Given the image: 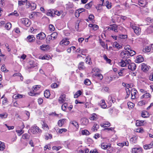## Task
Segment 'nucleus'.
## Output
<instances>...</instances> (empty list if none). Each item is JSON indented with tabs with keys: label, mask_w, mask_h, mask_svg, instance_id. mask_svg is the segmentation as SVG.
Wrapping results in <instances>:
<instances>
[{
	"label": "nucleus",
	"mask_w": 153,
	"mask_h": 153,
	"mask_svg": "<svg viewBox=\"0 0 153 153\" xmlns=\"http://www.w3.org/2000/svg\"><path fill=\"white\" fill-rule=\"evenodd\" d=\"M81 133L82 135H88L90 134L89 132L87 130H82Z\"/></svg>",
	"instance_id": "46"
},
{
	"label": "nucleus",
	"mask_w": 153,
	"mask_h": 153,
	"mask_svg": "<svg viewBox=\"0 0 153 153\" xmlns=\"http://www.w3.org/2000/svg\"><path fill=\"white\" fill-rule=\"evenodd\" d=\"M84 62H80L78 65V68L79 70H82L84 68Z\"/></svg>",
	"instance_id": "39"
},
{
	"label": "nucleus",
	"mask_w": 153,
	"mask_h": 153,
	"mask_svg": "<svg viewBox=\"0 0 153 153\" xmlns=\"http://www.w3.org/2000/svg\"><path fill=\"white\" fill-rule=\"evenodd\" d=\"M25 97L24 95H22L19 94H15L13 95V97L14 98L17 99L18 98H21Z\"/></svg>",
	"instance_id": "24"
},
{
	"label": "nucleus",
	"mask_w": 153,
	"mask_h": 153,
	"mask_svg": "<svg viewBox=\"0 0 153 153\" xmlns=\"http://www.w3.org/2000/svg\"><path fill=\"white\" fill-rule=\"evenodd\" d=\"M22 23L26 27H29L31 24V22L27 18H22L21 19Z\"/></svg>",
	"instance_id": "3"
},
{
	"label": "nucleus",
	"mask_w": 153,
	"mask_h": 153,
	"mask_svg": "<svg viewBox=\"0 0 153 153\" xmlns=\"http://www.w3.org/2000/svg\"><path fill=\"white\" fill-rule=\"evenodd\" d=\"M144 121L143 120H138L136 121V125L137 126H140L144 125Z\"/></svg>",
	"instance_id": "23"
},
{
	"label": "nucleus",
	"mask_w": 153,
	"mask_h": 153,
	"mask_svg": "<svg viewBox=\"0 0 153 153\" xmlns=\"http://www.w3.org/2000/svg\"><path fill=\"white\" fill-rule=\"evenodd\" d=\"M103 57L107 63L109 64L111 62V60L110 59L108 58L106 55L104 54L103 56Z\"/></svg>",
	"instance_id": "38"
},
{
	"label": "nucleus",
	"mask_w": 153,
	"mask_h": 153,
	"mask_svg": "<svg viewBox=\"0 0 153 153\" xmlns=\"http://www.w3.org/2000/svg\"><path fill=\"white\" fill-rule=\"evenodd\" d=\"M29 135L27 134H25L22 136V138L24 139L28 140L29 139Z\"/></svg>",
	"instance_id": "56"
},
{
	"label": "nucleus",
	"mask_w": 153,
	"mask_h": 153,
	"mask_svg": "<svg viewBox=\"0 0 153 153\" xmlns=\"http://www.w3.org/2000/svg\"><path fill=\"white\" fill-rule=\"evenodd\" d=\"M126 98H128L130 94V90L129 89V88L127 87H126Z\"/></svg>",
	"instance_id": "54"
},
{
	"label": "nucleus",
	"mask_w": 153,
	"mask_h": 153,
	"mask_svg": "<svg viewBox=\"0 0 153 153\" xmlns=\"http://www.w3.org/2000/svg\"><path fill=\"white\" fill-rule=\"evenodd\" d=\"M5 65H3L1 67V71H4L5 72H7L8 71V70H6V68L4 67Z\"/></svg>",
	"instance_id": "64"
},
{
	"label": "nucleus",
	"mask_w": 153,
	"mask_h": 153,
	"mask_svg": "<svg viewBox=\"0 0 153 153\" xmlns=\"http://www.w3.org/2000/svg\"><path fill=\"white\" fill-rule=\"evenodd\" d=\"M53 10L50 9L48 10L47 12V15L48 16H53Z\"/></svg>",
	"instance_id": "34"
},
{
	"label": "nucleus",
	"mask_w": 153,
	"mask_h": 153,
	"mask_svg": "<svg viewBox=\"0 0 153 153\" xmlns=\"http://www.w3.org/2000/svg\"><path fill=\"white\" fill-rule=\"evenodd\" d=\"M129 53V56H132L135 54V52L134 51L130 50V51H128Z\"/></svg>",
	"instance_id": "63"
},
{
	"label": "nucleus",
	"mask_w": 153,
	"mask_h": 153,
	"mask_svg": "<svg viewBox=\"0 0 153 153\" xmlns=\"http://www.w3.org/2000/svg\"><path fill=\"white\" fill-rule=\"evenodd\" d=\"M135 131L137 132L142 133L144 132V130L143 128H140L136 129Z\"/></svg>",
	"instance_id": "59"
},
{
	"label": "nucleus",
	"mask_w": 153,
	"mask_h": 153,
	"mask_svg": "<svg viewBox=\"0 0 153 153\" xmlns=\"http://www.w3.org/2000/svg\"><path fill=\"white\" fill-rule=\"evenodd\" d=\"M40 88V86L39 85H36L34 86L33 87V90L34 92H36L38 91L39 88Z\"/></svg>",
	"instance_id": "49"
},
{
	"label": "nucleus",
	"mask_w": 153,
	"mask_h": 153,
	"mask_svg": "<svg viewBox=\"0 0 153 153\" xmlns=\"http://www.w3.org/2000/svg\"><path fill=\"white\" fill-rule=\"evenodd\" d=\"M153 145V141L151 142L149 144L145 145L144 146V148L146 150L150 149Z\"/></svg>",
	"instance_id": "20"
},
{
	"label": "nucleus",
	"mask_w": 153,
	"mask_h": 153,
	"mask_svg": "<svg viewBox=\"0 0 153 153\" xmlns=\"http://www.w3.org/2000/svg\"><path fill=\"white\" fill-rule=\"evenodd\" d=\"M112 77L111 76H108L106 78V82L108 83H109L112 80Z\"/></svg>",
	"instance_id": "55"
},
{
	"label": "nucleus",
	"mask_w": 153,
	"mask_h": 153,
	"mask_svg": "<svg viewBox=\"0 0 153 153\" xmlns=\"http://www.w3.org/2000/svg\"><path fill=\"white\" fill-rule=\"evenodd\" d=\"M99 125L97 123H94L93 127H92L91 130L93 131H97L99 128Z\"/></svg>",
	"instance_id": "29"
},
{
	"label": "nucleus",
	"mask_w": 153,
	"mask_h": 153,
	"mask_svg": "<svg viewBox=\"0 0 153 153\" xmlns=\"http://www.w3.org/2000/svg\"><path fill=\"white\" fill-rule=\"evenodd\" d=\"M68 107V104L67 103H64V104L62 106V109L64 111H65L66 108Z\"/></svg>",
	"instance_id": "44"
},
{
	"label": "nucleus",
	"mask_w": 153,
	"mask_h": 153,
	"mask_svg": "<svg viewBox=\"0 0 153 153\" xmlns=\"http://www.w3.org/2000/svg\"><path fill=\"white\" fill-rule=\"evenodd\" d=\"M105 5L108 9H110L111 7V3L109 2L108 1H106Z\"/></svg>",
	"instance_id": "57"
},
{
	"label": "nucleus",
	"mask_w": 153,
	"mask_h": 153,
	"mask_svg": "<svg viewBox=\"0 0 153 153\" xmlns=\"http://www.w3.org/2000/svg\"><path fill=\"white\" fill-rule=\"evenodd\" d=\"M126 70V69L122 68L120 69L118 72V74L120 76H122L125 75V71Z\"/></svg>",
	"instance_id": "16"
},
{
	"label": "nucleus",
	"mask_w": 153,
	"mask_h": 153,
	"mask_svg": "<svg viewBox=\"0 0 153 153\" xmlns=\"http://www.w3.org/2000/svg\"><path fill=\"white\" fill-rule=\"evenodd\" d=\"M82 92L81 91L79 90L77 91L75 94L74 95V98H77L81 94Z\"/></svg>",
	"instance_id": "47"
},
{
	"label": "nucleus",
	"mask_w": 153,
	"mask_h": 153,
	"mask_svg": "<svg viewBox=\"0 0 153 153\" xmlns=\"http://www.w3.org/2000/svg\"><path fill=\"white\" fill-rule=\"evenodd\" d=\"M35 39V38L33 35H30L27 36L26 40L28 42L31 43L34 42Z\"/></svg>",
	"instance_id": "7"
},
{
	"label": "nucleus",
	"mask_w": 153,
	"mask_h": 153,
	"mask_svg": "<svg viewBox=\"0 0 153 153\" xmlns=\"http://www.w3.org/2000/svg\"><path fill=\"white\" fill-rule=\"evenodd\" d=\"M129 53L128 51H125L122 52L121 53L120 55L124 59L123 60H125V59L126 58H128L129 56Z\"/></svg>",
	"instance_id": "4"
},
{
	"label": "nucleus",
	"mask_w": 153,
	"mask_h": 153,
	"mask_svg": "<svg viewBox=\"0 0 153 153\" xmlns=\"http://www.w3.org/2000/svg\"><path fill=\"white\" fill-rule=\"evenodd\" d=\"M36 7V4L34 3H31L30 4V7L32 10H34Z\"/></svg>",
	"instance_id": "62"
},
{
	"label": "nucleus",
	"mask_w": 153,
	"mask_h": 153,
	"mask_svg": "<svg viewBox=\"0 0 153 153\" xmlns=\"http://www.w3.org/2000/svg\"><path fill=\"white\" fill-rule=\"evenodd\" d=\"M127 105L128 108H133L134 106V104L131 102H128Z\"/></svg>",
	"instance_id": "43"
},
{
	"label": "nucleus",
	"mask_w": 153,
	"mask_h": 153,
	"mask_svg": "<svg viewBox=\"0 0 153 153\" xmlns=\"http://www.w3.org/2000/svg\"><path fill=\"white\" fill-rule=\"evenodd\" d=\"M141 68L142 70L144 72H146L149 69V67L144 63L141 64Z\"/></svg>",
	"instance_id": "9"
},
{
	"label": "nucleus",
	"mask_w": 153,
	"mask_h": 153,
	"mask_svg": "<svg viewBox=\"0 0 153 153\" xmlns=\"http://www.w3.org/2000/svg\"><path fill=\"white\" fill-rule=\"evenodd\" d=\"M130 59H126L125 60H121L119 62V65L121 67H124L128 66V68L131 71H134L136 68L135 64L134 63H131Z\"/></svg>",
	"instance_id": "1"
},
{
	"label": "nucleus",
	"mask_w": 153,
	"mask_h": 153,
	"mask_svg": "<svg viewBox=\"0 0 153 153\" xmlns=\"http://www.w3.org/2000/svg\"><path fill=\"white\" fill-rule=\"evenodd\" d=\"M30 131L33 134H36L37 133L41 132V131L39 129V128L35 125L33 126L31 128Z\"/></svg>",
	"instance_id": "2"
},
{
	"label": "nucleus",
	"mask_w": 153,
	"mask_h": 153,
	"mask_svg": "<svg viewBox=\"0 0 153 153\" xmlns=\"http://www.w3.org/2000/svg\"><path fill=\"white\" fill-rule=\"evenodd\" d=\"M92 5L91 2L86 4L85 5V7L87 9H89L91 7Z\"/></svg>",
	"instance_id": "52"
},
{
	"label": "nucleus",
	"mask_w": 153,
	"mask_h": 153,
	"mask_svg": "<svg viewBox=\"0 0 153 153\" xmlns=\"http://www.w3.org/2000/svg\"><path fill=\"white\" fill-rule=\"evenodd\" d=\"M49 30L51 32L55 30V28L54 26L52 25H50L49 27Z\"/></svg>",
	"instance_id": "53"
},
{
	"label": "nucleus",
	"mask_w": 153,
	"mask_h": 153,
	"mask_svg": "<svg viewBox=\"0 0 153 153\" xmlns=\"http://www.w3.org/2000/svg\"><path fill=\"white\" fill-rule=\"evenodd\" d=\"M151 48L149 46H146L143 49V51L144 52H149Z\"/></svg>",
	"instance_id": "33"
},
{
	"label": "nucleus",
	"mask_w": 153,
	"mask_h": 153,
	"mask_svg": "<svg viewBox=\"0 0 153 153\" xmlns=\"http://www.w3.org/2000/svg\"><path fill=\"white\" fill-rule=\"evenodd\" d=\"M11 24L10 22L7 23L5 26V27L7 30H10V28H11Z\"/></svg>",
	"instance_id": "50"
},
{
	"label": "nucleus",
	"mask_w": 153,
	"mask_h": 153,
	"mask_svg": "<svg viewBox=\"0 0 153 153\" xmlns=\"http://www.w3.org/2000/svg\"><path fill=\"white\" fill-rule=\"evenodd\" d=\"M152 27L150 26L146 30V31L147 33H152Z\"/></svg>",
	"instance_id": "58"
},
{
	"label": "nucleus",
	"mask_w": 153,
	"mask_h": 153,
	"mask_svg": "<svg viewBox=\"0 0 153 153\" xmlns=\"http://www.w3.org/2000/svg\"><path fill=\"white\" fill-rule=\"evenodd\" d=\"M50 93L49 90H46L44 92V96L46 98H48L50 95Z\"/></svg>",
	"instance_id": "27"
},
{
	"label": "nucleus",
	"mask_w": 153,
	"mask_h": 153,
	"mask_svg": "<svg viewBox=\"0 0 153 153\" xmlns=\"http://www.w3.org/2000/svg\"><path fill=\"white\" fill-rule=\"evenodd\" d=\"M70 123L72 124L77 128H78L79 127V125H78V123L75 121H73L70 122Z\"/></svg>",
	"instance_id": "31"
},
{
	"label": "nucleus",
	"mask_w": 153,
	"mask_h": 153,
	"mask_svg": "<svg viewBox=\"0 0 153 153\" xmlns=\"http://www.w3.org/2000/svg\"><path fill=\"white\" fill-rule=\"evenodd\" d=\"M137 137L136 136H133L130 139V142L132 143H135L136 142Z\"/></svg>",
	"instance_id": "30"
},
{
	"label": "nucleus",
	"mask_w": 153,
	"mask_h": 153,
	"mask_svg": "<svg viewBox=\"0 0 153 153\" xmlns=\"http://www.w3.org/2000/svg\"><path fill=\"white\" fill-rule=\"evenodd\" d=\"M108 99L109 100L110 103H111V101L113 103H114L116 101L114 96H108Z\"/></svg>",
	"instance_id": "28"
},
{
	"label": "nucleus",
	"mask_w": 153,
	"mask_h": 153,
	"mask_svg": "<svg viewBox=\"0 0 153 153\" xmlns=\"http://www.w3.org/2000/svg\"><path fill=\"white\" fill-rule=\"evenodd\" d=\"M5 146L4 143L0 141V151H3L5 149Z\"/></svg>",
	"instance_id": "45"
},
{
	"label": "nucleus",
	"mask_w": 153,
	"mask_h": 153,
	"mask_svg": "<svg viewBox=\"0 0 153 153\" xmlns=\"http://www.w3.org/2000/svg\"><path fill=\"white\" fill-rule=\"evenodd\" d=\"M80 122L82 124L84 125H86L89 122L88 120L85 118H82Z\"/></svg>",
	"instance_id": "14"
},
{
	"label": "nucleus",
	"mask_w": 153,
	"mask_h": 153,
	"mask_svg": "<svg viewBox=\"0 0 153 153\" xmlns=\"http://www.w3.org/2000/svg\"><path fill=\"white\" fill-rule=\"evenodd\" d=\"M118 26L116 25H112L110 26V27L108 28V30H113L115 32H117V31Z\"/></svg>",
	"instance_id": "6"
},
{
	"label": "nucleus",
	"mask_w": 153,
	"mask_h": 153,
	"mask_svg": "<svg viewBox=\"0 0 153 153\" xmlns=\"http://www.w3.org/2000/svg\"><path fill=\"white\" fill-rule=\"evenodd\" d=\"M88 26L92 27L94 30H97L99 27L97 25H93L91 24L88 25Z\"/></svg>",
	"instance_id": "26"
},
{
	"label": "nucleus",
	"mask_w": 153,
	"mask_h": 153,
	"mask_svg": "<svg viewBox=\"0 0 153 153\" xmlns=\"http://www.w3.org/2000/svg\"><path fill=\"white\" fill-rule=\"evenodd\" d=\"M67 131V130L65 128H62L59 129L58 131V132L59 134H62L63 132H65Z\"/></svg>",
	"instance_id": "60"
},
{
	"label": "nucleus",
	"mask_w": 153,
	"mask_h": 153,
	"mask_svg": "<svg viewBox=\"0 0 153 153\" xmlns=\"http://www.w3.org/2000/svg\"><path fill=\"white\" fill-rule=\"evenodd\" d=\"M70 43V42L68 41V39L66 38L63 39L59 42L60 45L63 46L64 45H68Z\"/></svg>",
	"instance_id": "8"
},
{
	"label": "nucleus",
	"mask_w": 153,
	"mask_h": 153,
	"mask_svg": "<svg viewBox=\"0 0 153 153\" xmlns=\"http://www.w3.org/2000/svg\"><path fill=\"white\" fill-rule=\"evenodd\" d=\"M150 94L148 93H146L144 94L143 95L140 97V98L141 99H142L143 98L146 99L148 98H150Z\"/></svg>",
	"instance_id": "25"
},
{
	"label": "nucleus",
	"mask_w": 153,
	"mask_h": 153,
	"mask_svg": "<svg viewBox=\"0 0 153 153\" xmlns=\"http://www.w3.org/2000/svg\"><path fill=\"white\" fill-rule=\"evenodd\" d=\"M66 100V96L63 94L61 95L59 98V102L60 103H64Z\"/></svg>",
	"instance_id": "10"
},
{
	"label": "nucleus",
	"mask_w": 153,
	"mask_h": 153,
	"mask_svg": "<svg viewBox=\"0 0 153 153\" xmlns=\"http://www.w3.org/2000/svg\"><path fill=\"white\" fill-rule=\"evenodd\" d=\"M113 46L114 47L116 48L117 49L120 48L122 47V46L116 42H114Z\"/></svg>",
	"instance_id": "37"
},
{
	"label": "nucleus",
	"mask_w": 153,
	"mask_h": 153,
	"mask_svg": "<svg viewBox=\"0 0 153 153\" xmlns=\"http://www.w3.org/2000/svg\"><path fill=\"white\" fill-rule=\"evenodd\" d=\"M51 35V37L53 38V40H54L57 38V33L56 32H54L52 33Z\"/></svg>",
	"instance_id": "40"
},
{
	"label": "nucleus",
	"mask_w": 153,
	"mask_h": 153,
	"mask_svg": "<svg viewBox=\"0 0 153 153\" xmlns=\"http://www.w3.org/2000/svg\"><path fill=\"white\" fill-rule=\"evenodd\" d=\"M135 62L137 63L141 62L144 61L143 58L141 56H137V59L135 60Z\"/></svg>",
	"instance_id": "17"
},
{
	"label": "nucleus",
	"mask_w": 153,
	"mask_h": 153,
	"mask_svg": "<svg viewBox=\"0 0 153 153\" xmlns=\"http://www.w3.org/2000/svg\"><path fill=\"white\" fill-rule=\"evenodd\" d=\"M131 27L133 29L134 33L137 35H139L140 33V29L136 26L131 25Z\"/></svg>",
	"instance_id": "5"
},
{
	"label": "nucleus",
	"mask_w": 153,
	"mask_h": 153,
	"mask_svg": "<svg viewBox=\"0 0 153 153\" xmlns=\"http://www.w3.org/2000/svg\"><path fill=\"white\" fill-rule=\"evenodd\" d=\"M85 62L88 64H90L91 62V58L89 56H88L85 59Z\"/></svg>",
	"instance_id": "61"
},
{
	"label": "nucleus",
	"mask_w": 153,
	"mask_h": 153,
	"mask_svg": "<svg viewBox=\"0 0 153 153\" xmlns=\"http://www.w3.org/2000/svg\"><path fill=\"white\" fill-rule=\"evenodd\" d=\"M66 119H64L59 120L58 124L59 126L62 127L65 122Z\"/></svg>",
	"instance_id": "19"
},
{
	"label": "nucleus",
	"mask_w": 153,
	"mask_h": 153,
	"mask_svg": "<svg viewBox=\"0 0 153 153\" xmlns=\"http://www.w3.org/2000/svg\"><path fill=\"white\" fill-rule=\"evenodd\" d=\"M84 83L86 85H90L91 83V82L90 80L88 79H85L84 81Z\"/></svg>",
	"instance_id": "42"
},
{
	"label": "nucleus",
	"mask_w": 153,
	"mask_h": 153,
	"mask_svg": "<svg viewBox=\"0 0 153 153\" xmlns=\"http://www.w3.org/2000/svg\"><path fill=\"white\" fill-rule=\"evenodd\" d=\"M100 44L101 46L104 48H106V49H108V47L107 44L105 45V42H102V40H100Z\"/></svg>",
	"instance_id": "35"
},
{
	"label": "nucleus",
	"mask_w": 153,
	"mask_h": 153,
	"mask_svg": "<svg viewBox=\"0 0 153 153\" xmlns=\"http://www.w3.org/2000/svg\"><path fill=\"white\" fill-rule=\"evenodd\" d=\"M62 13V11H59L57 10L55 11V10H53V14L56 15L57 16H60Z\"/></svg>",
	"instance_id": "51"
},
{
	"label": "nucleus",
	"mask_w": 153,
	"mask_h": 153,
	"mask_svg": "<svg viewBox=\"0 0 153 153\" xmlns=\"http://www.w3.org/2000/svg\"><path fill=\"white\" fill-rule=\"evenodd\" d=\"M142 150V149L141 148L135 147L132 149V153H140Z\"/></svg>",
	"instance_id": "15"
},
{
	"label": "nucleus",
	"mask_w": 153,
	"mask_h": 153,
	"mask_svg": "<svg viewBox=\"0 0 153 153\" xmlns=\"http://www.w3.org/2000/svg\"><path fill=\"white\" fill-rule=\"evenodd\" d=\"M40 47V48L43 51H46L49 49V46L47 45H42Z\"/></svg>",
	"instance_id": "18"
},
{
	"label": "nucleus",
	"mask_w": 153,
	"mask_h": 153,
	"mask_svg": "<svg viewBox=\"0 0 153 153\" xmlns=\"http://www.w3.org/2000/svg\"><path fill=\"white\" fill-rule=\"evenodd\" d=\"M94 76L97 78L99 80H101L103 78V76L102 74L100 73H97L94 75Z\"/></svg>",
	"instance_id": "36"
},
{
	"label": "nucleus",
	"mask_w": 153,
	"mask_h": 153,
	"mask_svg": "<svg viewBox=\"0 0 153 153\" xmlns=\"http://www.w3.org/2000/svg\"><path fill=\"white\" fill-rule=\"evenodd\" d=\"M101 148L104 149H109L111 148V145L110 144H107V143H102L101 144Z\"/></svg>",
	"instance_id": "12"
},
{
	"label": "nucleus",
	"mask_w": 153,
	"mask_h": 153,
	"mask_svg": "<svg viewBox=\"0 0 153 153\" xmlns=\"http://www.w3.org/2000/svg\"><path fill=\"white\" fill-rule=\"evenodd\" d=\"M97 119V115L95 113L93 114L90 117V119L91 120H95Z\"/></svg>",
	"instance_id": "21"
},
{
	"label": "nucleus",
	"mask_w": 153,
	"mask_h": 153,
	"mask_svg": "<svg viewBox=\"0 0 153 153\" xmlns=\"http://www.w3.org/2000/svg\"><path fill=\"white\" fill-rule=\"evenodd\" d=\"M131 99H134L136 98L135 95L136 94L137 91L135 88L132 89L131 91Z\"/></svg>",
	"instance_id": "13"
},
{
	"label": "nucleus",
	"mask_w": 153,
	"mask_h": 153,
	"mask_svg": "<svg viewBox=\"0 0 153 153\" xmlns=\"http://www.w3.org/2000/svg\"><path fill=\"white\" fill-rule=\"evenodd\" d=\"M43 128L45 131H48L49 130V127L47 124L43 123L42 125Z\"/></svg>",
	"instance_id": "41"
},
{
	"label": "nucleus",
	"mask_w": 153,
	"mask_h": 153,
	"mask_svg": "<svg viewBox=\"0 0 153 153\" xmlns=\"http://www.w3.org/2000/svg\"><path fill=\"white\" fill-rule=\"evenodd\" d=\"M100 106L103 108H105L107 107L104 100H101L100 102Z\"/></svg>",
	"instance_id": "22"
},
{
	"label": "nucleus",
	"mask_w": 153,
	"mask_h": 153,
	"mask_svg": "<svg viewBox=\"0 0 153 153\" xmlns=\"http://www.w3.org/2000/svg\"><path fill=\"white\" fill-rule=\"evenodd\" d=\"M45 37V35L43 33H40L37 34L36 38L37 39L42 40L44 39Z\"/></svg>",
	"instance_id": "11"
},
{
	"label": "nucleus",
	"mask_w": 153,
	"mask_h": 153,
	"mask_svg": "<svg viewBox=\"0 0 153 153\" xmlns=\"http://www.w3.org/2000/svg\"><path fill=\"white\" fill-rule=\"evenodd\" d=\"M141 115L143 117H148V113L146 111H143L142 112Z\"/></svg>",
	"instance_id": "32"
},
{
	"label": "nucleus",
	"mask_w": 153,
	"mask_h": 153,
	"mask_svg": "<svg viewBox=\"0 0 153 153\" xmlns=\"http://www.w3.org/2000/svg\"><path fill=\"white\" fill-rule=\"evenodd\" d=\"M8 114L6 113H4L0 114V117L1 119L6 118L8 116Z\"/></svg>",
	"instance_id": "48"
}]
</instances>
